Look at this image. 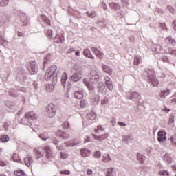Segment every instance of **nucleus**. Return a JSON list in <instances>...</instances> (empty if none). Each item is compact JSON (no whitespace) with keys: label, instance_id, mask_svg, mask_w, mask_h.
I'll list each match as a JSON object with an SVG mask.
<instances>
[{"label":"nucleus","instance_id":"obj_1","mask_svg":"<svg viewBox=\"0 0 176 176\" xmlns=\"http://www.w3.org/2000/svg\"><path fill=\"white\" fill-rule=\"evenodd\" d=\"M34 152L38 159H41V157H43V156H45L47 159H52V157H53V151L49 146L34 148Z\"/></svg>","mask_w":176,"mask_h":176},{"label":"nucleus","instance_id":"obj_55","mask_svg":"<svg viewBox=\"0 0 176 176\" xmlns=\"http://www.w3.org/2000/svg\"><path fill=\"white\" fill-rule=\"evenodd\" d=\"M162 111H164L166 113H168V112H170V109H167V107H165L164 109H163Z\"/></svg>","mask_w":176,"mask_h":176},{"label":"nucleus","instance_id":"obj_25","mask_svg":"<svg viewBox=\"0 0 176 176\" xmlns=\"http://www.w3.org/2000/svg\"><path fill=\"white\" fill-rule=\"evenodd\" d=\"M67 79H68V75L66 74V73H63L62 74V78H61V83L63 86L65 85V82H67Z\"/></svg>","mask_w":176,"mask_h":176},{"label":"nucleus","instance_id":"obj_45","mask_svg":"<svg viewBox=\"0 0 176 176\" xmlns=\"http://www.w3.org/2000/svg\"><path fill=\"white\" fill-rule=\"evenodd\" d=\"M160 174L161 175H164V176H168L169 175L168 171H167V170L161 171V172H160Z\"/></svg>","mask_w":176,"mask_h":176},{"label":"nucleus","instance_id":"obj_28","mask_svg":"<svg viewBox=\"0 0 176 176\" xmlns=\"http://www.w3.org/2000/svg\"><path fill=\"white\" fill-rule=\"evenodd\" d=\"M86 14L90 19H94V17H96V16H97V14H96V12H94V11H92V12L88 11V12H87Z\"/></svg>","mask_w":176,"mask_h":176},{"label":"nucleus","instance_id":"obj_33","mask_svg":"<svg viewBox=\"0 0 176 176\" xmlns=\"http://www.w3.org/2000/svg\"><path fill=\"white\" fill-rule=\"evenodd\" d=\"M84 83L86 85L89 90H94V86L91 85L90 83L86 81V80H84Z\"/></svg>","mask_w":176,"mask_h":176},{"label":"nucleus","instance_id":"obj_10","mask_svg":"<svg viewBox=\"0 0 176 176\" xmlns=\"http://www.w3.org/2000/svg\"><path fill=\"white\" fill-rule=\"evenodd\" d=\"M26 119H29L30 120H35V119H38V116L36 114L34 113V111H30L25 113Z\"/></svg>","mask_w":176,"mask_h":176},{"label":"nucleus","instance_id":"obj_3","mask_svg":"<svg viewBox=\"0 0 176 176\" xmlns=\"http://www.w3.org/2000/svg\"><path fill=\"white\" fill-rule=\"evenodd\" d=\"M56 69H57L56 66H52L48 69H47L45 74V80H50L52 78H54L53 76H54V72H56Z\"/></svg>","mask_w":176,"mask_h":176},{"label":"nucleus","instance_id":"obj_26","mask_svg":"<svg viewBox=\"0 0 176 176\" xmlns=\"http://www.w3.org/2000/svg\"><path fill=\"white\" fill-rule=\"evenodd\" d=\"M10 140V138L8 135H2L0 137V141L2 142H8Z\"/></svg>","mask_w":176,"mask_h":176},{"label":"nucleus","instance_id":"obj_32","mask_svg":"<svg viewBox=\"0 0 176 176\" xmlns=\"http://www.w3.org/2000/svg\"><path fill=\"white\" fill-rule=\"evenodd\" d=\"M104 130L105 129L102 127V126L98 125L97 128L94 129V132L97 134V133H100V131H104Z\"/></svg>","mask_w":176,"mask_h":176},{"label":"nucleus","instance_id":"obj_5","mask_svg":"<svg viewBox=\"0 0 176 176\" xmlns=\"http://www.w3.org/2000/svg\"><path fill=\"white\" fill-rule=\"evenodd\" d=\"M82 71L76 72L71 76V80H73V82H78V80L82 79Z\"/></svg>","mask_w":176,"mask_h":176},{"label":"nucleus","instance_id":"obj_21","mask_svg":"<svg viewBox=\"0 0 176 176\" xmlns=\"http://www.w3.org/2000/svg\"><path fill=\"white\" fill-rule=\"evenodd\" d=\"M74 52H75V56H77L78 57H79V56H80V51H79V50L76 51V50H75V48H74V47L69 48L67 50V53H69V54L74 53Z\"/></svg>","mask_w":176,"mask_h":176},{"label":"nucleus","instance_id":"obj_63","mask_svg":"<svg viewBox=\"0 0 176 176\" xmlns=\"http://www.w3.org/2000/svg\"><path fill=\"white\" fill-rule=\"evenodd\" d=\"M106 176H111V172L110 171H107Z\"/></svg>","mask_w":176,"mask_h":176},{"label":"nucleus","instance_id":"obj_54","mask_svg":"<svg viewBox=\"0 0 176 176\" xmlns=\"http://www.w3.org/2000/svg\"><path fill=\"white\" fill-rule=\"evenodd\" d=\"M80 107H82V108H84L85 107V100H81L80 103Z\"/></svg>","mask_w":176,"mask_h":176},{"label":"nucleus","instance_id":"obj_22","mask_svg":"<svg viewBox=\"0 0 176 176\" xmlns=\"http://www.w3.org/2000/svg\"><path fill=\"white\" fill-rule=\"evenodd\" d=\"M79 144V140L75 139L73 142L65 143V146H75V145H78Z\"/></svg>","mask_w":176,"mask_h":176},{"label":"nucleus","instance_id":"obj_43","mask_svg":"<svg viewBox=\"0 0 176 176\" xmlns=\"http://www.w3.org/2000/svg\"><path fill=\"white\" fill-rule=\"evenodd\" d=\"M138 97H140V94L133 93V94H132V96L131 98V100H134V98H138Z\"/></svg>","mask_w":176,"mask_h":176},{"label":"nucleus","instance_id":"obj_30","mask_svg":"<svg viewBox=\"0 0 176 176\" xmlns=\"http://www.w3.org/2000/svg\"><path fill=\"white\" fill-rule=\"evenodd\" d=\"M111 158L109 157V154H104L103 155L104 163H109Z\"/></svg>","mask_w":176,"mask_h":176},{"label":"nucleus","instance_id":"obj_36","mask_svg":"<svg viewBox=\"0 0 176 176\" xmlns=\"http://www.w3.org/2000/svg\"><path fill=\"white\" fill-rule=\"evenodd\" d=\"M140 60H141L140 58H139L138 56H135L134 62H133L134 65H139Z\"/></svg>","mask_w":176,"mask_h":176},{"label":"nucleus","instance_id":"obj_20","mask_svg":"<svg viewBox=\"0 0 176 176\" xmlns=\"http://www.w3.org/2000/svg\"><path fill=\"white\" fill-rule=\"evenodd\" d=\"M90 153L91 151L86 148L81 149V155L83 157H87L90 156Z\"/></svg>","mask_w":176,"mask_h":176},{"label":"nucleus","instance_id":"obj_64","mask_svg":"<svg viewBox=\"0 0 176 176\" xmlns=\"http://www.w3.org/2000/svg\"><path fill=\"white\" fill-rule=\"evenodd\" d=\"M0 176H6L5 174H0Z\"/></svg>","mask_w":176,"mask_h":176},{"label":"nucleus","instance_id":"obj_14","mask_svg":"<svg viewBox=\"0 0 176 176\" xmlns=\"http://www.w3.org/2000/svg\"><path fill=\"white\" fill-rule=\"evenodd\" d=\"M148 83H151L153 86H157V85H159V80H157V79H156V77L153 76V77L149 78Z\"/></svg>","mask_w":176,"mask_h":176},{"label":"nucleus","instance_id":"obj_60","mask_svg":"<svg viewBox=\"0 0 176 176\" xmlns=\"http://www.w3.org/2000/svg\"><path fill=\"white\" fill-rule=\"evenodd\" d=\"M18 36H23V33H21V32H18Z\"/></svg>","mask_w":176,"mask_h":176},{"label":"nucleus","instance_id":"obj_53","mask_svg":"<svg viewBox=\"0 0 176 176\" xmlns=\"http://www.w3.org/2000/svg\"><path fill=\"white\" fill-rule=\"evenodd\" d=\"M118 126H122L123 127H124V126H126L124 122H118Z\"/></svg>","mask_w":176,"mask_h":176},{"label":"nucleus","instance_id":"obj_42","mask_svg":"<svg viewBox=\"0 0 176 176\" xmlns=\"http://www.w3.org/2000/svg\"><path fill=\"white\" fill-rule=\"evenodd\" d=\"M60 174L61 175L64 174L65 175H69V174H71V172L68 170H64L60 171Z\"/></svg>","mask_w":176,"mask_h":176},{"label":"nucleus","instance_id":"obj_19","mask_svg":"<svg viewBox=\"0 0 176 176\" xmlns=\"http://www.w3.org/2000/svg\"><path fill=\"white\" fill-rule=\"evenodd\" d=\"M45 90L48 93H52L54 90V85L53 84H47L45 85Z\"/></svg>","mask_w":176,"mask_h":176},{"label":"nucleus","instance_id":"obj_29","mask_svg":"<svg viewBox=\"0 0 176 176\" xmlns=\"http://www.w3.org/2000/svg\"><path fill=\"white\" fill-rule=\"evenodd\" d=\"M70 126L71 125L69 124V122L68 121H65L62 124V128L63 129V130H68V129H69Z\"/></svg>","mask_w":176,"mask_h":176},{"label":"nucleus","instance_id":"obj_24","mask_svg":"<svg viewBox=\"0 0 176 176\" xmlns=\"http://www.w3.org/2000/svg\"><path fill=\"white\" fill-rule=\"evenodd\" d=\"M74 97L75 98H78V100H81V98H83V92L80 91H76L74 93Z\"/></svg>","mask_w":176,"mask_h":176},{"label":"nucleus","instance_id":"obj_13","mask_svg":"<svg viewBox=\"0 0 176 176\" xmlns=\"http://www.w3.org/2000/svg\"><path fill=\"white\" fill-rule=\"evenodd\" d=\"M163 159H164V162H166V163H167V164H170L173 162V159L171 158V157L170 156V154H168V153H166L164 155Z\"/></svg>","mask_w":176,"mask_h":176},{"label":"nucleus","instance_id":"obj_35","mask_svg":"<svg viewBox=\"0 0 176 176\" xmlns=\"http://www.w3.org/2000/svg\"><path fill=\"white\" fill-rule=\"evenodd\" d=\"M102 69H103V71H104V72H107V74H110L111 68H109V66L103 65H102Z\"/></svg>","mask_w":176,"mask_h":176},{"label":"nucleus","instance_id":"obj_41","mask_svg":"<svg viewBox=\"0 0 176 176\" xmlns=\"http://www.w3.org/2000/svg\"><path fill=\"white\" fill-rule=\"evenodd\" d=\"M47 36L50 38V39H53V30H49L47 32Z\"/></svg>","mask_w":176,"mask_h":176},{"label":"nucleus","instance_id":"obj_46","mask_svg":"<svg viewBox=\"0 0 176 176\" xmlns=\"http://www.w3.org/2000/svg\"><path fill=\"white\" fill-rule=\"evenodd\" d=\"M67 153L60 152V157L61 159H67Z\"/></svg>","mask_w":176,"mask_h":176},{"label":"nucleus","instance_id":"obj_23","mask_svg":"<svg viewBox=\"0 0 176 176\" xmlns=\"http://www.w3.org/2000/svg\"><path fill=\"white\" fill-rule=\"evenodd\" d=\"M39 19L43 21V23H46V24L50 25V20H48V19L46 17V15H41Z\"/></svg>","mask_w":176,"mask_h":176},{"label":"nucleus","instance_id":"obj_58","mask_svg":"<svg viewBox=\"0 0 176 176\" xmlns=\"http://www.w3.org/2000/svg\"><path fill=\"white\" fill-rule=\"evenodd\" d=\"M171 103H172V104H176V98L171 99Z\"/></svg>","mask_w":176,"mask_h":176},{"label":"nucleus","instance_id":"obj_34","mask_svg":"<svg viewBox=\"0 0 176 176\" xmlns=\"http://www.w3.org/2000/svg\"><path fill=\"white\" fill-rule=\"evenodd\" d=\"M170 141L172 144V145H173L174 146H176V133L175 134V137H170Z\"/></svg>","mask_w":176,"mask_h":176},{"label":"nucleus","instance_id":"obj_4","mask_svg":"<svg viewBox=\"0 0 176 176\" xmlns=\"http://www.w3.org/2000/svg\"><path fill=\"white\" fill-rule=\"evenodd\" d=\"M29 72L31 75H35L38 72V67H36V62L31 61L30 67H29Z\"/></svg>","mask_w":176,"mask_h":176},{"label":"nucleus","instance_id":"obj_48","mask_svg":"<svg viewBox=\"0 0 176 176\" xmlns=\"http://www.w3.org/2000/svg\"><path fill=\"white\" fill-rule=\"evenodd\" d=\"M5 166H6V162L0 160V166L5 167Z\"/></svg>","mask_w":176,"mask_h":176},{"label":"nucleus","instance_id":"obj_51","mask_svg":"<svg viewBox=\"0 0 176 176\" xmlns=\"http://www.w3.org/2000/svg\"><path fill=\"white\" fill-rule=\"evenodd\" d=\"M53 141V144H54V145H58V140H57V138H54L52 140Z\"/></svg>","mask_w":176,"mask_h":176},{"label":"nucleus","instance_id":"obj_9","mask_svg":"<svg viewBox=\"0 0 176 176\" xmlns=\"http://www.w3.org/2000/svg\"><path fill=\"white\" fill-rule=\"evenodd\" d=\"M166 45H172V46H175L176 42L175 39L171 36H168L164 39Z\"/></svg>","mask_w":176,"mask_h":176},{"label":"nucleus","instance_id":"obj_62","mask_svg":"<svg viewBox=\"0 0 176 176\" xmlns=\"http://www.w3.org/2000/svg\"><path fill=\"white\" fill-rule=\"evenodd\" d=\"M102 104H107V102H108V100H102L101 101Z\"/></svg>","mask_w":176,"mask_h":176},{"label":"nucleus","instance_id":"obj_59","mask_svg":"<svg viewBox=\"0 0 176 176\" xmlns=\"http://www.w3.org/2000/svg\"><path fill=\"white\" fill-rule=\"evenodd\" d=\"M57 148L59 149V150H63V149H64V147H63V146H57Z\"/></svg>","mask_w":176,"mask_h":176},{"label":"nucleus","instance_id":"obj_39","mask_svg":"<svg viewBox=\"0 0 176 176\" xmlns=\"http://www.w3.org/2000/svg\"><path fill=\"white\" fill-rule=\"evenodd\" d=\"M105 80H106V85L108 89H111V80H109V78L106 76Z\"/></svg>","mask_w":176,"mask_h":176},{"label":"nucleus","instance_id":"obj_11","mask_svg":"<svg viewBox=\"0 0 176 176\" xmlns=\"http://www.w3.org/2000/svg\"><path fill=\"white\" fill-rule=\"evenodd\" d=\"M56 135L60 137L63 140H67V138H69V135L63 131H56Z\"/></svg>","mask_w":176,"mask_h":176},{"label":"nucleus","instance_id":"obj_52","mask_svg":"<svg viewBox=\"0 0 176 176\" xmlns=\"http://www.w3.org/2000/svg\"><path fill=\"white\" fill-rule=\"evenodd\" d=\"M87 175H91L93 174V170H91V169H88L87 170Z\"/></svg>","mask_w":176,"mask_h":176},{"label":"nucleus","instance_id":"obj_61","mask_svg":"<svg viewBox=\"0 0 176 176\" xmlns=\"http://www.w3.org/2000/svg\"><path fill=\"white\" fill-rule=\"evenodd\" d=\"M172 168H173V171L176 172V165L175 166H172Z\"/></svg>","mask_w":176,"mask_h":176},{"label":"nucleus","instance_id":"obj_57","mask_svg":"<svg viewBox=\"0 0 176 176\" xmlns=\"http://www.w3.org/2000/svg\"><path fill=\"white\" fill-rule=\"evenodd\" d=\"M39 137L40 138H41V140H43V141H46L47 140V138H43V135H40Z\"/></svg>","mask_w":176,"mask_h":176},{"label":"nucleus","instance_id":"obj_17","mask_svg":"<svg viewBox=\"0 0 176 176\" xmlns=\"http://www.w3.org/2000/svg\"><path fill=\"white\" fill-rule=\"evenodd\" d=\"M96 113L93 111H91L87 116V120H91V121L96 120Z\"/></svg>","mask_w":176,"mask_h":176},{"label":"nucleus","instance_id":"obj_12","mask_svg":"<svg viewBox=\"0 0 176 176\" xmlns=\"http://www.w3.org/2000/svg\"><path fill=\"white\" fill-rule=\"evenodd\" d=\"M83 54L87 58H91V60H94V56L91 54V52L89 49L84 50Z\"/></svg>","mask_w":176,"mask_h":176},{"label":"nucleus","instance_id":"obj_15","mask_svg":"<svg viewBox=\"0 0 176 176\" xmlns=\"http://www.w3.org/2000/svg\"><path fill=\"white\" fill-rule=\"evenodd\" d=\"M24 162H25L26 166H28V167H30V166H31V164H32V162H33L32 157H31V155H28V156L24 159Z\"/></svg>","mask_w":176,"mask_h":176},{"label":"nucleus","instance_id":"obj_50","mask_svg":"<svg viewBox=\"0 0 176 176\" xmlns=\"http://www.w3.org/2000/svg\"><path fill=\"white\" fill-rule=\"evenodd\" d=\"M160 27L162 28V30H167V26H166L165 23H161Z\"/></svg>","mask_w":176,"mask_h":176},{"label":"nucleus","instance_id":"obj_37","mask_svg":"<svg viewBox=\"0 0 176 176\" xmlns=\"http://www.w3.org/2000/svg\"><path fill=\"white\" fill-rule=\"evenodd\" d=\"M162 60L164 63H167V64H171V62L170 61V59H168V57H167V56H162Z\"/></svg>","mask_w":176,"mask_h":176},{"label":"nucleus","instance_id":"obj_6","mask_svg":"<svg viewBox=\"0 0 176 176\" xmlns=\"http://www.w3.org/2000/svg\"><path fill=\"white\" fill-rule=\"evenodd\" d=\"M91 50L94 54H96V57H98L100 60L104 58V54L101 52L97 47H92Z\"/></svg>","mask_w":176,"mask_h":176},{"label":"nucleus","instance_id":"obj_40","mask_svg":"<svg viewBox=\"0 0 176 176\" xmlns=\"http://www.w3.org/2000/svg\"><path fill=\"white\" fill-rule=\"evenodd\" d=\"M8 3H9V0H2L0 1V6H7Z\"/></svg>","mask_w":176,"mask_h":176},{"label":"nucleus","instance_id":"obj_7","mask_svg":"<svg viewBox=\"0 0 176 176\" xmlns=\"http://www.w3.org/2000/svg\"><path fill=\"white\" fill-rule=\"evenodd\" d=\"M166 131H160L157 133V140L160 142H164L166 141Z\"/></svg>","mask_w":176,"mask_h":176},{"label":"nucleus","instance_id":"obj_31","mask_svg":"<svg viewBox=\"0 0 176 176\" xmlns=\"http://www.w3.org/2000/svg\"><path fill=\"white\" fill-rule=\"evenodd\" d=\"M138 160L140 162V163H144V160L145 159V156H143L142 155L138 153L137 154Z\"/></svg>","mask_w":176,"mask_h":176},{"label":"nucleus","instance_id":"obj_47","mask_svg":"<svg viewBox=\"0 0 176 176\" xmlns=\"http://www.w3.org/2000/svg\"><path fill=\"white\" fill-rule=\"evenodd\" d=\"M3 127V129H5V130H8V129L9 128V123L4 122Z\"/></svg>","mask_w":176,"mask_h":176},{"label":"nucleus","instance_id":"obj_38","mask_svg":"<svg viewBox=\"0 0 176 176\" xmlns=\"http://www.w3.org/2000/svg\"><path fill=\"white\" fill-rule=\"evenodd\" d=\"M168 53V54H170L171 56H176V50L169 48Z\"/></svg>","mask_w":176,"mask_h":176},{"label":"nucleus","instance_id":"obj_18","mask_svg":"<svg viewBox=\"0 0 176 176\" xmlns=\"http://www.w3.org/2000/svg\"><path fill=\"white\" fill-rule=\"evenodd\" d=\"M90 80L91 82V83H97L98 82V80H100V76L95 74V75H92L90 77Z\"/></svg>","mask_w":176,"mask_h":176},{"label":"nucleus","instance_id":"obj_2","mask_svg":"<svg viewBox=\"0 0 176 176\" xmlns=\"http://www.w3.org/2000/svg\"><path fill=\"white\" fill-rule=\"evenodd\" d=\"M56 112H57V107L53 104H50L47 107L46 113L49 118H54L56 116Z\"/></svg>","mask_w":176,"mask_h":176},{"label":"nucleus","instance_id":"obj_56","mask_svg":"<svg viewBox=\"0 0 176 176\" xmlns=\"http://www.w3.org/2000/svg\"><path fill=\"white\" fill-rule=\"evenodd\" d=\"M173 24L174 30L176 31V20L173 21Z\"/></svg>","mask_w":176,"mask_h":176},{"label":"nucleus","instance_id":"obj_16","mask_svg":"<svg viewBox=\"0 0 176 176\" xmlns=\"http://www.w3.org/2000/svg\"><path fill=\"white\" fill-rule=\"evenodd\" d=\"M170 89H166L165 90H162L160 94V96L161 97V98H166V97H167V96H168V94H170Z\"/></svg>","mask_w":176,"mask_h":176},{"label":"nucleus","instance_id":"obj_8","mask_svg":"<svg viewBox=\"0 0 176 176\" xmlns=\"http://www.w3.org/2000/svg\"><path fill=\"white\" fill-rule=\"evenodd\" d=\"M92 135L94 140H98V141H103V140H107V138H108V137L109 136V134H108L107 133H105L100 135H96L94 134H92Z\"/></svg>","mask_w":176,"mask_h":176},{"label":"nucleus","instance_id":"obj_49","mask_svg":"<svg viewBox=\"0 0 176 176\" xmlns=\"http://www.w3.org/2000/svg\"><path fill=\"white\" fill-rule=\"evenodd\" d=\"M63 41H64V36H60V38L58 37V39L56 42H60L61 43H63Z\"/></svg>","mask_w":176,"mask_h":176},{"label":"nucleus","instance_id":"obj_27","mask_svg":"<svg viewBox=\"0 0 176 176\" xmlns=\"http://www.w3.org/2000/svg\"><path fill=\"white\" fill-rule=\"evenodd\" d=\"M14 175L15 176H24L25 175V173L22 170H16L14 171Z\"/></svg>","mask_w":176,"mask_h":176},{"label":"nucleus","instance_id":"obj_44","mask_svg":"<svg viewBox=\"0 0 176 176\" xmlns=\"http://www.w3.org/2000/svg\"><path fill=\"white\" fill-rule=\"evenodd\" d=\"M94 157L98 158V157H101V152L100 151H96L94 153Z\"/></svg>","mask_w":176,"mask_h":176}]
</instances>
